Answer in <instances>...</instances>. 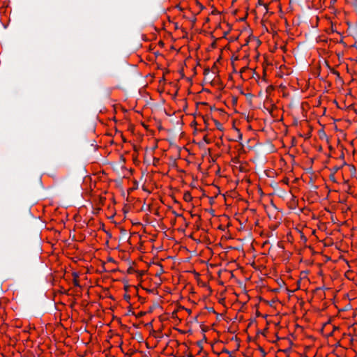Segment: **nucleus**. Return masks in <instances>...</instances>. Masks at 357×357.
I'll list each match as a JSON object with an SVG mask.
<instances>
[{"label": "nucleus", "mask_w": 357, "mask_h": 357, "mask_svg": "<svg viewBox=\"0 0 357 357\" xmlns=\"http://www.w3.org/2000/svg\"><path fill=\"white\" fill-rule=\"evenodd\" d=\"M278 284L280 287L279 289H281L283 288L284 291L287 292L288 294V298H290V291L289 289L286 287V282L284 281L283 279L280 278L278 280ZM275 291H278V289H275Z\"/></svg>", "instance_id": "1"}, {"label": "nucleus", "mask_w": 357, "mask_h": 357, "mask_svg": "<svg viewBox=\"0 0 357 357\" xmlns=\"http://www.w3.org/2000/svg\"><path fill=\"white\" fill-rule=\"evenodd\" d=\"M290 351V344L289 345V347L284 349H281L279 351V353H280V354H278L276 356V357H282L281 356H284V357H289V352Z\"/></svg>", "instance_id": "2"}, {"label": "nucleus", "mask_w": 357, "mask_h": 357, "mask_svg": "<svg viewBox=\"0 0 357 357\" xmlns=\"http://www.w3.org/2000/svg\"><path fill=\"white\" fill-rule=\"evenodd\" d=\"M274 146L273 145L268 141L267 144L264 146V151L268 153H271L273 151Z\"/></svg>", "instance_id": "3"}, {"label": "nucleus", "mask_w": 357, "mask_h": 357, "mask_svg": "<svg viewBox=\"0 0 357 357\" xmlns=\"http://www.w3.org/2000/svg\"><path fill=\"white\" fill-rule=\"evenodd\" d=\"M275 193L280 197H284L287 196V192L285 190L278 188L275 190Z\"/></svg>", "instance_id": "4"}, {"label": "nucleus", "mask_w": 357, "mask_h": 357, "mask_svg": "<svg viewBox=\"0 0 357 357\" xmlns=\"http://www.w3.org/2000/svg\"><path fill=\"white\" fill-rule=\"evenodd\" d=\"M287 84H285L284 83L282 82L280 84V90L281 91V92L282 93V95L284 96H289V93L287 91H286L287 90Z\"/></svg>", "instance_id": "5"}, {"label": "nucleus", "mask_w": 357, "mask_h": 357, "mask_svg": "<svg viewBox=\"0 0 357 357\" xmlns=\"http://www.w3.org/2000/svg\"><path fill=\"white\" fill-rule=\"evenodd\" d=\"M183 198H184V200L188 202L192 201V197L191 196L190 192H185Z\"/></svg>", "instance_id": "6"}, {"label": "nucleus", "mask_w": 357, "mask_h": 357, "mask_svg": "<svg viewBox=\"0 0 357 357\" xmlns=\"http://www.w3.org/2000/svg\"><path fill=\"white\" fill-rule=\"evenodd\" d=\"M207 339H206V337L205 335H204V337H203V340H200V341H198L197 342V344L198 347H200V351H199V354L201 352V351L203 349V347H202V343L203 342H206Z\"/></svg>", "instance_id": "7"}, {"label": "nucleus", "mask_w": 357, "mask_h": 357, "mask_svg": "<svg viewBox=\"0 0 357 357\" xmlns=\"http://www.w3.org/2000/svg\"><path fill=\"white\" fill-rule=\"evenodd\" d=\"M213 121H214L218 130H219L220 131H222L224 130L222 125L219 121H218L217 120L213 119Z\"/></svg>", "instance_id": "8"}, {"label": "nucleus", "mask_w": 357, "mask_h": 357, "mask_svg": "<svg viewBox=\"0 0 357 357\" xmlns=\"http://www.w3.org/2000/svg\"><path fill=\"white\" fill-rule=\"evenodd\" d=\"M160 307V305L158 303H155L153 304L152 306H151L149 309L148 312L151 313L152 312L155 308Z\"/></svg>", "instance_id": "9"}, {"label": "nucleus", "mask_w": 357, "mask_h": 357, "mask_svg": "<svg viewBox=\"0 0 357 357\" xmlns=\"http://www.w3.org/2000/svg\"><path fill=\"white\" fill-rule=\"evenodd\" d=\"M73 275H74V278H75L74 281H73V283H74V284H75V286L79 287V282H78V281L77 280V279H76L77 278H78V274H77V273H73Z\"/></svg>", "instance_id": "10"}, {"label": "nucleus", "mask_w": 357, "mask_h": 357, "mask_svg": "<svg viewBox=\"0 0 357 357\" xmlns=\"http://www.w3.org/2000/svg\"><path fill=\"white\" fill-rule=\"evenodd\" d=\"M294 198H295V197L291 194V210L295 209Z\"/></svg>", "instance_id": "11"}, {"label": "nucleus", "mask_w": 357, "mask_h": 357, "mask_svg": "<svg viewBox=\"0 0 357 357\" xmlns=\"http://www.w3.org/2000/svg\"><path fill=\"white\" fill-rule=\"evenodd\" d=\"M121 234L123 237H125L127 236V231L124 228H121Z\"/></svg>", "instance_id": "12"}, {"label": "nucleus", "mask_w": 357, "mask_h": 357, "mask_svg": "<svg viewBox=\"0 0 357 357\" xmlns=\"http://www.w3.org/2000/svg\"><path fill=\"white\" fill-rule=\"evenodd\" d=\"M245 96V97L247 98V99L249 100V101H251L252 97L254 96L252 93H246V94H244Z\"/></svg>", "instance_id": "13"}, {"label": "nucleus", "mask_w": 357, "mask_h": 357, "mask_svg": "<svg viewBox=\"0 0 357 357\" xmlns=\"http://www.w3.org/2000/svg\"><path fill=\"white\" fill-rule=\"evenodd\" d=\"M236 130L238 132V139L237 140L242 139V137H243L242 133L240 132V130L236 128Z\"/></svg>", "instance_id": "14"}, {"label": "nucleus", "mask_w": 357, "mask_h": 357, "mask_svg": "<svg viewBox=\"0 0 357 357\" xmlns=\"http://www.w3.org/2000/svg\"><path fill=\"white\" fill-rule=\"evenodd\" d=\"M341 168V167H337V166H335L332 169V174H335L336 172H337Z\"/></svg>", "instance_id": "15"}, {"label": "nucleus", "mask_w": 357, "mask_h": 357, "mask_svg": "<svg viewBox=\"0 0 357 357\" xmlns=\"http://www.w3.org/2000/svg\"><path fill=\"white\" fill-rule=\"evenodd\" d=\"M206 309L210 312L216 313V312L212 307H206Z\"/></svg>", "instance_id": "16"}, {"label": "nucleus", "mask_w": 357, "mask_h": 357, "mask_svg": "<svg viewBox=\"0 0 357 357\" xmlns=\"http://www.w3.org/2000/svg\"><path fill=\"white\" fill-rule=\"evenodd\" d=\"M160 266H161V268H160V271L156 273V275H155L156 276H160V274H162L164 272L162 265L160 264Z\"/></svg>", "instance_id": "17"}, {"label": "nucleus", "mask_w": 357, "mask_h": 357, "mask_svg": "<svg viewBox=\"0 0 357 357\" xmlns=\"http://www.w3.org/2000/svg\"><path fill=\"white\" fill-rule=\"evenodd\" d=\"M127 272H128V273H132L136 272V271L133 269V268H132V267H129V268H128V271H127Z\"/></svg>", "instance_id": "18"}, {"label": "nucleus", "mask_w": 357, "mask_h": 357, "mask_svg": "<svg viewBox=\"0 0 357 357\" xmlns=\"http://www.w3.org/2000/svg\"><path fill=\"white\" fill-rule=\"evenodd\" d=\"M209 73H210V69L208 68H206L204 69V75H208Z\"/></svg>", "instance_id": "19"}, {"label": "nucleus", "mask_w": 357, "mask_h": 357, "mask_svg": "<svg viewBox=\"0 0 357 357\" xmlns=\"http://www.w3.org/2000/svg\"><path fill=\"white\" fill-rule=\"evenodd\" d=\"M330 179H331L332 181H333V182H335V181H335V178L334 174H332V173L331 174V175H330Z\"/></svg>", "instance_id": "20"}, {"label": "nucleus", "mask_w": 357, "mask_h": 357, "mask_svg": "<svg viewBox=\"0 0 357 357\" xmlns=\"http://www.w3.org/2000/svg\"><path fill=\"white\" fill-rule=\"evenodd\" d=\"M294 229H295V231H296V233H297L298 234H300V235H301V237H304V236H303V234L301 233V231H300L297 227H295V228H294Z\"/></svg>", "instance_id": "21"}, {"label": "nucleus", "mask_w": 357, "mask_h": 357, "mask_svg": "<svg viewBox=\"0 0 357 357\" xmlns=\"http://www.w3.org/2000/svg\"><path fill=\"white\" fill-rule=\"evenodd\" d=\"M353 6H354L355 10L357 11V0H354Z\"/></svg>", "instance_id": "22"}, {"label": "nucleus", "mask_w": 357, "mask_h": 357, "mask_svg": "<svg viewBox=\"0 0 357 357\" xmlns=\"http://www.w3.org/2000/svg\"><path fill=\"white\" fill-rule=\"evenodd\" d=\"M278 248H280L282 250H283L284 249V245H283V244H282V243H279L278 244Z\"/></svg>", "instance_id": "23"}, {"label": "nucleus", "mask_w": 357, "mask_h": 357, "mask_svg": "<svg viewBox=\"0 0 357 357\" xmlns=\"http://www.w3.org/2000/svg\"><path fill=\"white\" fill-rule=\"evenodd\" d=\"M349 167H350L351 172V173H354L355 171H356V169H355L354 166V165H349Z\"/></svg>", "instance_id": "24"}, {"label": "nucleus", "mask_w": 357, "mask_h": 357, "mask_svg": "<svg viewBox=\"0 0 357 357\" xmlns=\"http://www.w3.org/2000/svg\"><path fill=\"white\" fill-rule=\"evenodd\" d=\"M145 314H146V312H140L137 315V317H142V316H144V315H145Z\"/></svg>", "instance_id": "25"}, {"label": "nucleus", "mask_w": 357, "mask_h": 357, "mask_svg": "<svg viewBox=\"0 0 357 357\" xmlns=\"http://www.w3.org/2000/svg\"><path fill=\"white\" fill-rule=\"evenodd\" d=\"M284 183L288 185L289 184V178L287 177H285L283 181Z\"/></svg>", "instance_id": "26"}, {"label": "nucleus", "mask_w": 357, "mask_h": 357, "mask_svg": "<svg viewBox=\"0 0 357 357\" xmlns=\"http://www.w3.org/2000/svg\"><path fill=\"white\" fill-rule=\"evenodd\" d=\"M130 298V296L129 295H128V294L124 295V299L126 300L127 301H129Z\"/></svg>", "instance_id": "27"}, {"label": "nucleus", "mask_w": 357, "mask_h": 357, "mask_svg": "<svg viewBox=\"0 0 357 357\" xmlns=\"http://www.w3.org/2000/svg\"><path fill=\"white\" fill-rule=\"evenodd\" d=\"M350 308H351V305H350L349 304H348L347 305H346V306L344 307V308L343 309V310H344V311H345V310H349Z\"/></svg>", "instance_id": "28"}, {"label": "nucleus", "mask_w": 357, "mask_h": 357, "mask_svg": "<svg viewBox=\"0 0 357 357\" xmlns=\"http://www.w3.org/2000/svg\"><path fill=\"white\" fill-rule=\"evenodd\" d=\"M220 13V12L218 10H217L216 9H215L214 10L212 11V15H218Z\"/></svg>", "instance_id": "29"}, {"label": "nucleus", "mask_w": 357, "mask_h": 357, "mask_svg": "<svg viewBox=\"0 0 357 357\" xmlns=\"http://www.w3.org/2000/svg\"><path fill=\"white\" fill-rule=\"evenodd\" d=\"M204 142H205L206 144H210V143H211L210 140L207 139L206 136H205V137H204Z\"/></svg>", "instance_id": "30"}, {"label": "nucleus", "mask_w": 357, "mask_h": 357, "mask_svg": "<svg viewBox=\"0 0 357 357\" xmlns=\"http://www.w3.org/2000/svg\"><path fill=\"white\" fill-rule=\"evenodd\" d=\"M104 231L106 233V234L107 235V236L109 238H112V234L109 233V231H106V230H104Z\"/></svg>", "instance_id": "31"}, {"label": "nucleus", "mask_w": 357, "mask_h": 357, "mask_svg": "<svg viewBox=\"0 0 357 357\" xmlns=\"http://www.w3.org/2000/svg\"><path fill=\"white\" fill-rule=\"evenodd\" d=\"M232 101H233V104L234 105L236 104V102H237V98L236 97H233Z\"/></svg>", "instance_id": "32"}, {"label": "nucleus", "mask_w": 357, "mask_h": 357, "mask_svg": "<svg viewBox=\"0 0 357 357\" xmlns=\"http://www.w3.org/2000/svg\"><path fill=\"white\" fill-rule=\"evenodd\" d=\"M215 314H216L218 319H220V318L222 317V314H218V313H215Z\"/></svg>", "instance_id": "33"}, {"label": "nucleus", "mask_w": 357, "mask_h": 357, "mask_svg": "<svg viewBox=\"0 0 357 357\" xmlns=\"http://www.w3.org/2000/svg\"><path fill=\"white\" fill-rule=\"evenodd\" d=\"M208 331V328L206 327H202V333H205Z\"/></svg>", "instance_id": "34"}, {"label": "nucleus", "mask_w": 357, "mask_h": 357, "mask_svg": "<svg viewBox=\"0 0 357 357\" xmlns=\"http://www.w3.org/2000/svg\"><path fill=\"white\" fill-rule=\"evenodd\" d=\"M248 68L247 66L243 67V68L241 70L240 73H243V72H244L245 70H246Z\"/></svg>", "instance_id": "35"}, {"label": "nucleus", "mask_w": 357, "mask_h": 357, "mask_svg": "<svg viewBox=\"0 0 357 357\" xmlns=\"http://www.w3.org/2000/svg\"><path fill=\"white\" fill-rule=\"evenodd\" d=\"M224 302H225V298H222L219 300V303L222 304V305L224 304Z\"/></svg>", "instance_id": "36"}, {"label": "nucleus", "mask_w": 357, "mask_h": 357, "mask_svg": "<svg viewBox=\"0 0 357 357\" xmlns=\"http://www.w3.org/2000/svg\"><path fill=\"white\" fill-rule=\"evenodd\" d=\"M259 350L263 354L264 356L266 355V353H265L264 350L261 347L259 348Z\"/></svg>", "instance_id": "37"}, {"label": "nucleus", "mask_w": 357, "mask_h": 357, "mask_svg": "<svg viewBox=\"0 0 357 357\" xmlns=\"http://www.w3.org/2000/svg\"><path fill=\"white\" fill-rule=\"evenodd\" d=\"M209 202H210L211 204H213L214 203V199H213V197L210 198Z\"/></svg>", "instance_id": "38"}, {"label": "nucleus", "mask_w": 357, "mask_h": 357, "mask_svg": "<svg viewBox=\"0 0 357 357\" xmlns=\"http://www.w3.org/2000/svg\"><path fill=\"white\" fill-rule=\"evenodd\" d=\"M192 321L193 322H195L197 323L198 321H197V316L195 317L193 319H192Z\"/></svg>", "instance_id": "39"}, {"label": "nucleus", "mask_w": 357, "mask_h": 357, "mask_svg": "<svg viewBox=\"0 0 357 357\" xmlns=\"http://www.w3.org/2000/svg\"><path fill=\"white\" fill-rule=\"evenodd\" d=\"M145 326H147V327H151L152 326V322L147 323V324H146Z\"/></svg>", "instance_id": "40"}, {"label": "nucleus", "mask_w": 357, "mask_h": 357, "mask_svg": "<svg viewBox=\"0 0 357 357\" xmlns=\"http://www.w3.org/2000/svg\"><path fill=\"white\" fill-rule=\"evenodd\" d=\"M208 211H209V213H210L212 215H215V214H214V210H213V209H210Z\"/></svg>", "instance_id": "41"}, {"label": "nucleus", "mask_w": 357, "mask_h": 357, "mask_svg": "<svg viewBox=\"0 0 357 357\" xmlns=\"http://www.w3.org/2000/svg\"><path fill=\"white\" fill-rule=\"evenodd\" d=\"M247 16H248V14H246V15L242 18L240 19L241 21H245L247 18Z\"/></svg>", "instance_id": "42"}, {"label": "nucleus", "mask_w": 357, "mask_h": 357, "mask_svg": "<svg viewBox=\"0 0 357 357\" xmlns=\"http://www.w3.org/2000/svg\"><path fill=\"white\" fill-rule=\"evenodd\" d=\"M294 140H295V138L294 137H291V146H294Z\"/></svg>", "instance_id": "43"}, {"label": "nucleus", "mask_w": 357, "mask_h": 357, "mask_svg": "<svg viewBox=\"0 0 357 357\" xmlns=\"http://www.w3.org/2000/svg\"><path fill=\"white\" fill-rule=\"evenodd\" d=\"M130 314H134V312L131 310H129L126 314L129 315Z\"/></svg>", "instance_id": "44"}, {"label": "nucleus", "mask_w": 357, "mask_h": 357, "mask_svg": "<svg viewBox=\"0 0 357 357\" xmlns=\"http://www.w3.org/2000/svg\"><path fill=\"white\" fill-rule=\"evenodd\" d=\"M333 73H334V74H335V75H337V77L340 79V74H339V73H338L337 71L334 70V71H333Z\"/></svg>", "instance_id": "45"}, {"label": "nucleus", "mask_w": 357, "mask_h": 357, "mask_svg": "<svg viewBox=\"0 0 357 357\" xmlns=\"http://www.w3.org/2000/svg\"><path fill=\"white\" fill-rule=\"evenodd\" d=\"M255 321H256L255 319H251V320H250V323L249 326H250L252 323H254V322H255Z\"/></svg>", "instance_id": "46"}, {"label": "nucleus", "mask_w": 357, "mask_h": 357, "mask_svg": "<svg viewBox=\"0 0 357 357\" xmlns=\"http://www.w3.org/2000/svg\"><path fill=\"white\" fill-rule=\"evenodd\" d=\"M139 274V277H142V275L144 274V272H139L136 271Z\"/></svg>", "instance_id": "47"}, {"label": "nucleus", "mask_w": 357, "mask_h": 357, "mask_svg": "<svg viewBox=\"0 0 357 357\" xmlns=\"http://www.w3.org/2000/svg\"><path fill=\"white\" fill-rule=\"evenodd\" d=\"M180 73H181V77H182V78H183V77H184V76H185V75H184V73H183V70H181L180 71Z\"/></svg>", "instance_id": "48"}, {"label": "nucleus", "mask_w": 357, "mask_h": 357, "mask_svg": "<svg viewBox=\"0 0 357 357\" xmlns=\"http://www.w3.org/2000/svg\"><path fill=\"white\" fill-rule=\"evenodd\" d=\"M204 123L206 124V126H208V121H207V119L206 118H204Z\"/></svg>", "instance_id": "49"}, {"label": "nucleus", "mask_w": 357, "mask_h": 357, "mask_svg": "<svg viewBox=\"0 0 357 357\" xmlns=\"http://www.w3.org/2000/svg\"><path fill=\"white\" fill-rule=\"evenodd\" d=\"M198 144H199V147L204 146V143L203 142H199Z\"/></svg>", "instance_id": "50"}, {"label": "nucleus", "mask_w": 357, "mask_h": 357, "mask_svg": "<svg viewBox=\"0 0 357 357\" xmlns=\"http://www.w3.org/2000/svg\"><path fill=\"white\" fill-rule=\"evenodd\" d=\"M222 351L225 352V353H227V354H229V351L227 349H224L222 350Z\"/></svg>", "instance_id": "51"}, {"label": "nucleus", "mask_w": 357, "mask_h": 357, "mask_svg": "<svg viewBox=\"0 0 357 357\" xmlns=\"http://www.w3.org/2000/svg\"><path fill=\"white\" fill-rule=\"evenodd\" d=\"M297 122H298V120H297V119H296V118H295V119H294V125H296V124H297Z\"/></svg>", "instance_id": "52"}, {"label": "nucleus", "mask_w": 357, "mask_h": 357, "mask_svg": "<svg viewBox=\"0 0 357 357\" xmlns=\"http://www.w3.org/2000/svg\"><path fill=\"white\" fill-rule=\"evenodd\" d=\"M228 33H229V31H225V32L224 33V36H223V37H224V38H226V36H227V35L228 34Z\"/></svg>", "instance_id": "53"}, {"label": "nucleus", "mask_w": 357, "mask_h": 357, "mask_svg": "<svg viewBox=\"0 0 357 357\" xmlns=\"http://www.w3.org/2000/svg\"><path fill=\"white\" fill-rule=\"evenodd\" d=\"M231 61H234V60H238V57H234V56H232L231 58Z\"/></svg>", "instance_id": "54"}, {"label": "nucleus", "mask_w": 357, "mask_h": 357, "mask_svg": "<svg viewBox=\"0 0 357 357\" xmlns=\"http://www.w3.org/2000/svg\"><path fill=\"white\" fill-rule=\"evenodd\" d=\"M184 309V307H183ZM185 310L188 312V314L191 313V310L187 308H185Z\"/></svg>", "instance_id": "55"}, {"label": "nucleus", "mask_w": 357, "mask_h": 357, "mask_svg": "<svg viewBox=\"0 0 357 357\" xmlns=\"http://www.w3.org/2000/svg\"><path fill=\"white\" fill-rule=\"evenodd\" d=\"M322 136H325L326 137V134L324 131L321 132V136H320V138H322Z\"/></svg>", "instance_id": "56"}, {"label": "nucleus", "mask_w": 357, "mask_h": 357, "mask_svg": "<svg viewBox=\"0 0 357 357\" xmlns=\"http://www.w3.org/2000/svg\"><path fill=\"white\" fill-rule=\"evenodd\" d=\"M322 136H325L326 137V134L324 131L321 132V136H320V138H322Z\"/></svg>", "instance_id": "57"}, {"label": "nucleus", "mask_w": 357, "mask_h": 357, "mask_svg": "<svg viewBox=\"0 0 357 357\" xmlns=\"http://www.w3.org/2000/svg\"><path fill=\"white\" fill-rule=\"evenodd\" d=\"M344 153H342L341 154V155H340V159H344Z\"/></svg>", "instance_id": "58"}, {"label": "nucleus", "mask_w": 357, "mask_h": 357, "mask_svg": "<svg viewBox=\"0 0 357 357\" xmlns=\"http://www.w3.org/2000/svg\"><path fill=\"white\" fill-rule=\"evenodd\" d=\"M216 43L214 42L211 44L212 47H215Z\"/></svg>", "instance_id": "59"}, {"label": "nucleus", "mask_w": 357, "mask_h": 357, "mask_svg": "<svg viewBox=\"0 0 357 357\" xmlns=\"http://www.w3.org/2000/svg\"><path fill=\"white\" fill-rule=\"evenodd\" d=\"M256 314H257V317L261 316V313L259 312H258V311L257 312Z\"/></svg>", "instance_id": "60"}, {"label": "nucleus", "mask_w": 357, "mask_h": 357, "mask_svg": "<svg viewBox=\"0 0 357 357\" xmlns=\"http://www.w3.org/2000/svg\"><path fill=\"white\" fill-rule=\"evenodd\" d=\"M172 315H173V317H174L176 315V311H174V312L172 313Z\"/></svg>", "instance_id": "61"}, {"label": "nucleus", "mask_w": 357, "mask_h": 357, "mask_svg": "<svg viewBox=\"0 0 357 357\" xmlns=\"http://www.w3.org/2000/svg\"><path fill=\"white\" fill-rule=\"evenodd\" d=\"M108 261H112V262H114V260L112 258H111V257H110V258H109Z\"/></svg>", "instance_id": "62"}, {"label": "nucleus", "mask_w": 357, "mask_h": 357, "mask_svg": "<svg viewBox=\"0 0 357 357\" xmlns=\"http://www.w3.org/2000/svg\"><path fill=\"white\" fill-rule=\"evenodd\" d=\"M216 109L215 107L213 106V107H211V110L213 111V110H215Z\"/></svg>", "instance_id": "63"}, {"label": "nucleus", "mask_w": 357, "mask_h": 357, "mask_svg": "<svg viewBox=\"0 0 357 357\" xmlns=\"http://www.w3.org/2000/svg\"><path fill=\"white\" fill-rule=\"evenodd\" d=\"M188 357H194V356H192L191 354H189L188 355Z\"/></svg>", "instance_id": "64"}]
</instances>
